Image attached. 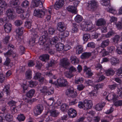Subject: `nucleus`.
<instances>
[{
  "instance_id": "1",
  "label": "nucleus",
  "mask_w": 122,
  "mask_h": 122,
  "mask_svg": "<svg viewBox=\"0 0 122 122\" xmlns=\"http://www.w3.org/2000/svg\"><path fill=\"white\" fill-rule=\"evenodd\" d=\"M44 35L41 36L39 39V36L38 35L34 34L31 36L29 41V44L31 46L34 43L35 41L38 40L37 43L38 47L40 49H41L43 51H46V31H44Z\"/></svg>"
},
{
  "instance_id": "2",
  "label": "nucleus",
  "mask_w": 122,
  "mask_h": 122,
  "mask_svg": "<svg viewBox=\"0 0 122 122\" xmlns=\"http://www.w3.org/2000/svg\"><path fill=\"white\" fill-rule=\"evenodd\" d=\"M60 38L58 39L56 36L54 37L51 39L48 38L46 37V42H48V44H46V53H54L52 49H51L52 45L55 44L58 40H60Z\"/></svg>"
},
{
  "instance_id": "3",
  "label": "nucleus",
  "mask_w": 122,
  "mask_h": 122,
  "mask_svg": "<svg viewBox=\"0 0 122 122\" xmlns=\"http://www.w3.org/2000/svg\"><path fill=\"white\" fill-rule=\"evenodd\" d=\"M64 0H59L58 1H56L55 4L52 6H50V8L48 9V12L50 14L49 15H47L46 17V19H47V20L48 21L51 18V14L53 11V8H54L56 10H57L61 7L64 3Z\"/></svg>"
},
{
  "instance_id": "4",
  "label": "nucleus",
  "mask_w": 122,
  "mask_h": 122,
  "mask_svg": "<svg viewBox=\"0 0 122 122\" xmlns=\"http://www.w3.org/2000/svg\"><path fill=\"white\" fill-rule=\"evenodd\" d=\"M82 29L85 31H91V32L96 30L95 28V25L91 23H88L86 22H83L81 25Z\"/></svg>"
},
{
  "instance_id": "5",
  "label": "nucleus",
  "mask_w": 122,
  "mask_h": 122,
  "mask_svg": "<svg viewBox=\"0 0 122 122\" xmlns=\"http://www.w3.org/2000/svg\"><path fill=\"white\" fill-rule=\"evenodd\" d=\"M87 9L91 11L95 10L98 6L97 2L95 0H89Z\"/></svg>"
},
{
  "instance_id": "6",
  "label": "nucleus",
  "mask_w": 122,
  "mask_h": 122,
  "mask_svg": "<svg viewBox=\"0 0 122 122\" xmlns=\"http://www.w3.org/2000/svg\"><path fill=\"white\" fill-rule=\"evenodd\" d=\"M43 6V4L41 1L40 0H32V4L30 7L31 9L36 7H39L41 8Z\"/></svg>"
},
{
  "instance_id": "7",
  "label": "nucleus",
  "mask_w": 122,
  "mask_h": 122,
  "mask_svg": "<svg viewBox=\"0 0 122 122\" xmlns=\"http://www.w3.org/2000/svg\"><path fill=\"white\" fill-rule=\"evenodd\" d=\"M45 12L41 9H35L34 11V15L39 18L43 17L45 14Z\"/></svg>"
},
{
  "instance_id": "8",
  "label": "nucleus",
  "mask_w": 122,
  "mask_h": 122,
  "mask_svg": "<svg viewBox=\"0 0 122 122\" xmlns=\"http://www.w3.org/2000/svg\"><path fill=\"white\" fill-rule=\"evenodd\" d=\"M24 28L22 27H19L16 30L15 32L18 35L16 39L18 41H21L22 40L21 36L23 34Z\"/></svg>"
},
{
  "instance_id": "9",
  "label": "nucleus",
  "mask_w": 122,
  "mask_h": 122,
  "mask_svg": "<svg viewBox=\"0 0 122 122\" xmlns=\"http://www.w3.org/2000/svg\"><path fill=\"white\" fill-rule=\"evenodd\" d=\"M52 106H50L47 109V111L46 113V115L49 113L50 115L54 117H57L59 113L58 111L56 110H52Z\"/></svg>"
},
{
  "instance_id": "10",
  "label": "nucleus",
  "mask_w": 122,
  "mask_h": 122,
  "mask_svg": "<svg viewBox=\"0 0 122 122\" xmlns=\"http://www.w3.org/2000/svg\"><path fill=\"white\" fill-rule=\"evenodd\" d=\"M69 64L67 59L64 58L60 60L59 65L61 67H63L67 69V67L68 66Z\"/></svg>"
},
{
  "instance_id": "11",
  "label": "nucleus",
  "mask_w": 122,
  "mask_h": 122,
  "mask_svg": "<svg viewBox=\"0 0 122 122\" xmlns=\"http://www.w3.org/2000/svg\"><path fill=\"white\" fill-rule=\"evenodd\" d=\"M57 83L58 86L61 87L66 86L68 85V83L66 80L62 78L58 79Z\"/></svg>"
},
{
  "instance_id": "12",
  "label": "nucleus",
  "mask_w": 122,
  "mask_h": 122,
  "mask_svg": "<svg viewBox=\"0 0 122 122\" xmlns=\"http://www.w3.org/2000/svg\"><path fill=\"white\" fill-rule=\"evenodd\" d=\"M43 109L44 107L42 105L40 104L38 105L34 111L35 115L37 116L40 115L42 112Z\"/></svg>"
},
{
  "instance_id": "13",
  "label": "nucleus",
  "mask_w": 122,
  "mask_h": 122,
  "mask_svg": "<svg viewBox=\"0 0 122 122\" xmlns=\"http://www.w3.org/2000/svg\"><path fill=\"white\" fill-rule=\"evenodd\" d=\"M118 96H116L114 93H111L106 97L105 99L108 101L112 100L113 101H116L118 98Z\"/></svg>"
},
{
  "instance_id": "14",
  "label": "nucleus",
  "mask_w": 122,
  "mask_h": 122,
  "mask_svg": "<svg viewBox=\"0 0 122 122\" xmlns=\"http://www.w3.org/2000/svg\"><path fill=\"white\" fill-rule=\"evenodd\" d=\"M7 15L9 19L12 20L15 17V12L14 10L11 9H9L6 11Z\"/></svg>"
},
{
  "instance_id": "15",
  "label": "nucleus",
  "mask_w": 122,
  "mask_h": 122,
  "mask_svg": "<svg viewBox=\"0 0 122 122\" xmlns=\"http://www.w3.org/2000/svg\"><path fill=\"white\" fill-rule=\"evenodd\" d=\"M57 29L60 32H62L66 28V26L64 23L63 22H60L57 24Z\"/></svg>"
},
{
  "instance_id": "16",
  "label": "nucleus",
  "mask_w": 122,
  "mask_h": 122,
  "mask_svg": "<svg viewBox=\"0 0 122 122\" xmlns=\"http://www.w3.org/2000/svg\"><path fill=\"white\" fill-rule=\"evenodd\" d=\"M85 105L84 110L90 109L92 107V104L91 100H85L84 101Z\"/></svg>"
},
{
  "instance_id": "17",
  "label": "nucleus",
  "mask_w": 122,
  "mask_h": 122,
  "mask_svg": "<svg viewBox=\"0 0 122 122\" xmlns=\"http://www.w3.org/2000/svg\"><path fill=\"white\" fill-rule=\"evenodd\" d=\"M68 115L72 118L75 117L77 115L76 111L72 108L69 109L68 110Z\"/></svg>"
},
{
  "instance_id": "18",
  "label": "nucleus",
  "mask_w": 122,
  "mask_h": 122,
  "mask_svg": "<svg viewBox=\"0 0 122 122\" xmlns=\"http://www.w3.org/2000/svg\"><path fill=\"white\" fill-rule=\"evenodd\" d=\"M4 28L5 31L8 33L11 31L12 29V25L10 23H6L4 25Z\"/></svg>"
},
{
  "instance_id": "19",
  "label": "nucleus",
  "mask_w": 122,
  "mask_h": 122,
  "mask_svg": "<svg viewBox=\"0 0 122 122\" xmlns=\"http://www.w3.org/2000/svg\"><path fill=\"white\" fill-rule=\"evenodd\" d=\"M20 2L19 0H11L10 2V6L12 8H15L19 5Z\"/></svg>"
},
{
  "instance_id": "20",
  "label": "nucleus",
  "mask_w": 122,
  "mask_h": 122,
  "mask_svg": "<svg viewBox=\"0 0 122 122\" xmlns=\"http://www.w3.org/2000/svg\"><path fill=\"white\" fill-rule=\"evenodd\" d=\"M4 116L3 119L8 122L10 121L12 119V116L9 113H2Z\"/></svg>"
},
{
  "instance_id": "21",
  "label": "nucleus",
  "mask_w": 122,
  "mask_h": 122,
  "mask_svg": "<svg viewBox=\"0 0 122 122\" xmlns=\"http://www.w3.org/2000/svg\"><path fill=\"white\" fill-rule=\"evenodd\" d=\"M105 102H101L97 104L95 108L97 110H101L102 109L105 104Z\"/></svg>"
},
{
  "instance_id": "22",
  "label": "nucleus",
  "mask_w": 122,
  "mask_h": 122,
  "mask_svg": "<svg viewBox=\"0 0 122 122\" xmlns=\"http://www.w3.org/2000/svg\"><path fill=\"white\" fill-rule=\"evenodd\" d=\"M76 6L74 5V6L69 5L67 8V10L73 13L76 14V13L77 11L75 6Z\"/></svg>"
},
{
  "instance_id": "23",
  "label": "nucleus",
  "mask_w": 122,
  "mask_h": 122,
  "mask_svg": "<svg viewBox=\"0 0 122 122\" xmlns=\"http://www.w3.org/2000/svg\"><path fill=\"white\" fill-rule=\"evenodd\" d=\"M35 93V90L33 89H31L26 93V96L28 98H31L33 96Z\"/></svg>"
},
{
  "instance_id": "24",
  "label": "nucleus",
  "mask_w": 122,
  "mask_h": 122,
  "mask_svg": "<svg viewBox=\"0 0 122 122\" xmlns=\"http://www.w3.org/2000/svg\"><path fill=\"white\" fill-rule=\"evenodd\" d=\"M106 23L105 20L104 19L100 18L97 21L96 25L99 26L104 25Z\"/></svg>"
},
{
  "instance_id": "25",
  "label": "nucleus",
  "mask_w": 122,
  "mask_h": 122,
  "mask_svg": "<svg viewBox=\"0 0 122 122\" xmlns=\"http://www.w3.org/2000/svg\"><path fill=\"white\" fill-rule=\"evenodd\" d=\"M69 35V32L67 31H65L64 32H61V34H60L59 37L61 40H62L63 38L68 36Z\"/></svg>"
},
{
  "instance_id": "26",
  "label": "nucleus",
  "mask_w": 122,
  "mask_h": 122,
  "mask_svg": "<svg viewBox=\"0 0 122 122\" xmlns=\"http://www.w3.org/2000/svg\"><path fill=\"white\" fill-rule=\"evenodd\" d=\"M30 5L29 2L26 0H25L21 3L20 6L26 9L28 8Z\"/></svg>"
},
{
  "instance_id": "27",
  "label": "nucleus",
  "mask_w": 122,
  "mask_h": 122,
  "mask_svg": "<svg viewBox=\"0 0 122 122\" xmlns=\"http://www.w3.org/2000/svg\"><path fill=\"white\" fill-rule=\"evenodd\" d=\"M16 11L18 14L23 13L25 12V10L22 8L21 6L15 7Z\"/></svg>"
},
{
  "instance_id": "28",
  "label": "nucleus",
  "mask_w": 122,
  "mask_h": 122,
  "mask_svg": "<svg viewBox=\"0 0 122 122\" xmlns=\"http://www.w3.org/2000/svg\"><path fill=\"white\" fill-rule=\"evenodd\" d=\"M84 70L86 72V74L89 76H91L93 75V73L92 72L91 70L90 69L87 67L85 66L84 67Z\"/></svg>"
},
{
  "instance_id": "29",
  "label": "nucleus",
  "mask_w": 122,
  "mask_h": 122,
  "mask_svg": "<svg viewBox=\"0 0 122 122\" xmlns=\"http://www.w3.org/2000/svg\"><path fill=\"white\" fill-rule=\"evenodd\" d=\"M55 46L58 51H61L63 49L64 45L62 43H58Z\"/></svg>"
},
{
  "instance_id": "30",
  "label": "nucleus",
  "mask_w": 122,
  "mask_h": 122,
  "mask_svg": "<svg viewBox=\"0 0 122 122\" xmlns=\"http://www.w3.org/2000/svg\"><path fill=\"white\" fill-rule=\"evenodd\" d=\"M8 48L9 49L7 52L4 53H14L13 51L14 49V48L13 45L11 44H9L8 45Z\"/></svg>"
},
{
  "instance_id": "31",
  "label": "nucleus",
  "mask_w": 122,
  "mask_h": 122,
  "mask_svg": "<svg viewBox=\"0 0 122 122\" xmlns=\"http://www.w3.org/2000/svg\"><path fill=\"white\" fill-rule=\"evenodd\" d=\"M114 73V71L112 69L109 68L105 71V73L107 76H113Z\"/></svg>"
},
{
  "instance_id": "32",
  "label": "nucleus",
  "mask_w": 122,
  "mask_h": 122,
  "mask_svg": "<svg viewBox=\"0 0 122 122\" xmlns=\"http://www.w3.org/2000/svg\"><path fill=\"white\" fill-rule=\"evenodd\" d=\"M83 47L81 45H77L76 48V53H82L83 52Z\"/></svg>"
},
{
  "instance_id": "33",
  "label": "nucleus",
  "mask_w": 122,
  "mask_h": 122,
  "mask_svg": "<svg viewBox=\"0 0 122 122\" xmlns=\"http://www.w3.org/2000/svg\"><path fill=\"white\" fill-rule=\"evenodd\" d=\"M109 43V40L108 39H107L102 41L101 44V46L103 48L106 47L108 45Z\"/></svg>"
},
{
  "instance_id": "34",
  "label": "nucleus",
  "mask_w": 122,
  "mask_h": 122,
  "mask_svg": "<svg viewBox=\"0 0 122 122\" xmlns=\"http://www.w3.org/2000/svg\"><path fill=\"white\" fill-rule=\"evenodd\" d=\"M78 25L76 23H72V29L71 32L72 33H76L78 30Z\"/></svg>"
},
{
  "instance_id": "35",
  "label": "nucleus",
  "mask_w": 122,
  "mask_h": 122,
  "mask_svg": "<svg viewBox=\"0 0 122 122\" xmlns=\"http://www.w3.org/2000/svg\"><path fill=\"white\" fill-rule=\"evenodd\" d=\"M10 85H6L5 86L3 90L6 93L7 95H9L10 94Z\"/></svg>"
},
{
  "instance_id": "36",
  "label": "nucleus",
  "mask_w": 122,
  "mask_h": 122,
  "mask_svg": "<svg viewBox=\"0 0 122 122\" xmlns=\"http://www.w3.org/2000/svg\"><path fill=\"white\" fill-rule=\"evenodd\" d=\"M29 83V86L31 87H34L36 86L38 84V82L33 81L32 80H31L28 82Z\"/></svg>"
},
{
  "instance_id": "37",
  "label": "nucleus",
  "mask_w": 122,
  "mask_h": 122,
  "mask_svg": "<svg viewBox=\"0 0 122 122\" xmlns=\"http://www.w3.org/2000/svg\"><path fill=\"white\" fill-rule=\"evenodd\" d=\"M17 118L20 122L23 121L25 120V117L23 114H20L18 115Z\"/></svg>"
},
{
  "instance_id": "38",
  "label": "nucleus",
  "mask_w": 122,
  "mask_h": 122,
  "mask_svg": "<svg viewBox=\"0 0 122 122\" xmlns=\"http://www.w3.org/2000/svg\"><path fill=\"white\" fill-rule=\"evenodd\" d=\"M83 17L82 16L80 15H77L75 17V20L77 23H80L82 20Z\"/></svg>"
},
{
  "instance_id": "39",
  "label": "nucleus",
  "mask_w": 122,
  "mask_h": 122,
  "mask_svg": "<svg viewBox=\"0 0 122 122\" xmlns=\"http://www.w3.org/2000/svg\"><path fill=\"white\" fill-rule=\"evenodd\" d=\"M119 62V60L116 58H112L111 59V62L112 65H115Z\"/></svg>"
},
{
  "instance_id": "40",
  "label": "nucleus",
  "mask_w": 122,
  "mask_h": 122,
  "mask_svg": "<svg viewBox=\"0 0 122 122\" xmlns=\"http://www.w3.org/2000/svg\"><path fill=\"white\" fill-rule=\"evenodd\" d=\"M73 90L72 88H68L66 91L65 94L66 95L69 97Z\"/></svg>"
},
{
  "instance_id": "41",
  "label": "nucleus",
  "mask_w": 122,
  "mask_h": 122,
  "mask_svg": "<svg viewBox=\"0 0 122 122\" xmlns=\"http://www.w3.org/2000/svg\"><path fill=\"white\" fill-rule=\"evenodd\" d=\"M10 38V36L9 35L6 36L3 39V42L5 44H7L8 43Z\"/></svg>"
},
{
  "instance_id": "42",
  "label": "nucleus",
  "mask_w": 122,
  "mask_h": 122,
  "mask_svg": "<svg viewBox=\"0 0 122 122\" xmlns=\"http://www.w3.org/2000/svg\"><path fill=\"white\" fill-rule=\"evenodd\" d=\"M120 38V36L118 35H115L112 38L113 41L114 43H118Z\"/></svg>"
},
{
  "instance_id": "43",
  "label": "nucleus",
  "mask_w": 122,
  "mask_h": 122,
  "mask_svg": "<svg viewBox=\"0 0 122 122\" xmlns=\"http://www.w3.org/2000/svg\"><path fill=\"white\" fill-rule=\"evenodd\" d=\"M64 75L66 77L69 78H71L74 76L73 73H72L69 71H66L64 73Z\"/></svg>"
},
{
  "instance_id": "44",
  "label": "nucleus",
  "mask_w": 122,
  "mask_h": 122,
  "mask_svg": "<svg viewBox=\"0 0 122 122\" xmlns=\"http://www.w3.org/2000/svg\"><path fill=\"white\" fill-rule=\"evenodd\" d=\"M84 81V79L82 78H79L76 79L75 81L76 84H80L82 83Z\"/></svg>"
},
{
  "instance_id": "45",
  "label": "nucleus",
  "mask_w": 122,
  "mask_h": 122,
  "mask_svg": "<svg viewBox=\"0 0 122 122\" xmlns=\"http://www.w3.org/2000/svg\"><path fill=\"white\" fill-rule=\"evenodd\" d=\"M2 3H0V16L3 13V8L5 6H6L7 5L6 3H5L3 4Z\"/></svg>"
},
{
  "instance_id": "46",
  "label": "nucleus",
  "mask_w": 122,
  "mask_h": 122,
  "mask_svg": "<svg viewBox=\"0 0 122 122\" xmlns=\"http://www.w3.org/2000/svg\"><path fill=\"white\" fill-rule=\"evenodd\" d=\"M61 109L63 112L66 111L68 108V106L66 104H62L61 107Z\"/></svg>"
},
{
  "instance_id": "47",
  "label": "nucleus",
  "mask_w": 122,
  "mask_h": 122,
  "mask_svg": "<svg viewBox=\"0 0 122 122\" xmlns=\"http://www.w3.org/2000/svg\"><path fill=\"white\" fill-rule=\"evenodd\" d=\"M32 72L30 70H28L26 72V78L30 79L31 78Z\"/></svg>"
},
{
  "instance_id": "48",
  "label": "nucleus",
  "mask_w": 122,
  "mask_h": 122,
  "mask_svg": "<svg viewBox=\"0 0 122 122\" xmlns=\"http://www.w3.org/2000/svg\"><path fill=\"white\" fill-rule=\"evenodd\" d=\"M114 30H111L107 34L105 35L104 36L106 38L109 37L114 34Z\"/></svg>"
},
{
  "instance_id": "49",
  "label": "nucleus",
  "mask_w": 122,
  "mask_h": 122,
  "mask_svg": "<svg viewBox=\"0 0 122 122\" xmlns=\"http://www.w3.org/2000/svg\"><path fill=\"white\" fill-rule=\"evenodd\" d=\"M54 93L53 89V88H50L47 90L46 87V95H49L52 94Z\"/></svg>"
},
{
  "instance_id": "50",
  "label": "nucleus",
  "mask_w": 122,
  "mask_h": 122,
  "mask_svg": "<svg viewBox=\"0 0 122 122\" xmlns=\"http://www.w3.org/2000/svg\"><path fill=\"white\" fill-rule=\"evenodd\" d=\"M10 110L12 114H14L17 112V107L16 106H14L11 107Z\"/></svg>"
},
{
  "instance_id": "51",
  "label": "nucleus",
  "mask_w": 122,
  "mask_h": 122,
  "mask_svg": "<svg viewBox=\"0 0 122 122\" xmlns=\"http://www.w3.org/2000/svg\"><path fill=\"white\" fill-rule=\"evenodd\" d=\"M85 85L87 86V85L92 86L93 84V81L91 80H86L84 83Z\"/></svg>"
},
{
  "instance_id": "52",
  "label": "nucleus",
  "mask_w": 122,
  "mask_h": 122,
  "mask_svg": "<svg viewBox=\"0 0 122 122\" xmlns=\"http://www.w3.org/2000/svg\"><path fill=\"white\" fill-rule=\"evenodd\" d=\"M109 0H102L101 3L103 5L107 6L110 3Z\"/></svg>"
},
{
  "instance_id": "53",
  "label": "nucleus",
  "mask_w": 122,
  "mask_h": 122,
  "mask_svg": "<svg viewBox=\"0 0 122 122\" xmlns=\"http://www.w3.org/2000/svg\"><path fill=\"white\" fill-rule=\"evenodd\" d=\"M106 117L108 118V119H101V122H109V120H111L112 119V116L110 115L107 116H106Z\"/></svg>"
},
{
  "instance_id": "54",
  "label": "nucleus",
  "mask_w": 122,
  "mask_h": 122,
  "mask_svg": "<svg viewBox=\"0 0 122 122\" xmlns=\"http://www.w3.org/2000/svg\"><path fill=\"white\" fill-rule=\"evenodd\" d=\"M91 54H82L81 56L82 59H85L88 58L91 56Z\"/></svg>"
},
{
  "instance_id": "55",
  "label": "nucleus",
  "mask_w": 122,
  "mask_h": 122,
  "mask_svg": "<svg viewBox=\"0 0 122 122\" xmlns=\"http://www.w3.org/2000/svg\"><path fill=\"white\" fill-rule=\"evenodd\" d=\"M90 37L89 34H85L83 35V39L85 41H87Z\"/></svg>"
},
{
  "instance_id": "56",
  "label": "nucleus",
  "mask_w": 122,
  "mask_h": 122,
  "mask_svg": "<svg viewBox=\"0 0 122 122\" xmlns=\"http://www.w3.org/2000/svg\"><path fill=\"white\" fill-rule=\"evenodd\" d=\"M25 25L28 29H30L31 26V23L30 21H26L25 22Z\"/></svg>"
},
{
  "instance_id": "57",
  "label": "nucleus",
  "mask_w": 122,
  "mask_h": 122,
  "mask_svg": "<svg viewBox=\"0 0 122 122\" xmlns=\"http://www.w3.org/2000/svg\"><path fill=\"white\" fill-rule=\"evenodd\" d=\"M97 93V92L96 90H93L91 92L89 93V96H96Z\"/></svg>"
},
{
  "instance_id": "58",
  "label": "nucleus",
  "mask_w": 122,
  "mask_h": 122,
  "mask_svg": "<svg viewBox=\"0 0 122 122\" xmlns=\"http://www.w3.org/2000/svg\"><path fill=\"white\" fill-rule=\"evenodd\" d=\"M117 75L120 77L122 78V67L118 69L117 71Z\"/></svg>"
},
{
  "instance_id": "59",
  "label": "nucleus",
  "mask_w": 122,
  "mask_h": 122,
  "mask_svg": "<svg viewBox=\"0 0 122 122\" xmlns=\"http://www.w3.org/2000/svg\"><path fill=\"white\" fill-rule=\"evenodd\" d=\"M114 104L116 107L122 106V100H119L115 102Z\"/></svg>"
},
{
  "instance_id": "60",
  "label": "nucleus",
  "mask_w": 122,
  "mask_h": 122,
  "mask_svg": "<svg viewBox=\"0 0 122 122\" xmlns=\"http://www.w3.org/2000/svg\"><path fill=\"white\" fill-rule=\"evenodd\" d=\"M77 96V93L76 92L73 90L72 92V93L70 95L69 97L72 98L76 97Z\"/></svg>"
},
{
  "instance_id": "61",
  "label": "nucleus",
  "mask_w": 122,
  "mask_h": 122,
  "mask_svg": "<svg viewBox=\"0 0 122 122\" xmlns=\"http://www.w3.org/2000/svg\"><path fill=\"white\" fill-rule=\"evenodd\" d=\"M10 60L7 57L4 63V64L6 66H9V64L10 63Z\"/></svg>"
},
{
  "instance_id": "62",
  "label": "nucleus",
  "mask_w": 122,
  "mask_h": 122,
  "mask_svg": "<svg viewBox=\"0 0 122 122\" xmlns=\"http://www.w3.org/2000/svg\"><path fill=\"white\" fill-rule=\"evenodd\" d=\"M56 63V62L55 61L53 60H52L48 63V66L49 67L54 66Z\"/></svg>"
},
{
  "instance_id": "63",
  "label": "nucleus",
  "mask_w": 122,
  "mask_h": 122,
  "mask_svg": "<svg viewBox=\"0 0 122 122\" xmlns=\"http://www.w3.org/2000/svg\"><path fill=\"white\" fill-rule=\"evenodd\" d=\"M78 107L80 109H85V105L84 102H82L80 101L78 102Z\"/></svg>"
},
{
  "instance_id": "64",
  "label": "nucleus",
  "mask_w": 122,
  "mask_h": 122,
  "mask_svg": "<svg viewBox=\"0 0 122 122\" xmlns=\"http://www.w3.org/2000/svg\"><path fill=\"white\" fill-rule=\"evenodd\" d=\"M116 52L117 53H122V43L120 46L117 47L116 50Z\"/></svg>"
}]
</instances>
